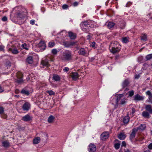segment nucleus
Returning <instances> with one entry per match:
<instances>
[{"label": "nucleus", "mask_w": 152, "mask_h": 152, "mask_svg": "<svg viewBox=\"0 0 152 152\" xmlns=\"http://www.w3.org/2000/svg\"><path fill=\"white\" fill-rule=\"evenodd\" d=\"M115 25V24L111 22H109L107 24V27L109 28H110L113 27Z\"/></svg>", "instance_id": "nucleus-30"}, {"label": "nucleus", "mask_w": 152, "mask_h": 152, "mask_svg": "<svg viewBox=\"0 0 152 152\" xmlns=\"http://www.w3.org/2000/svg\"><path fill=\"white\" fill-rule=\"evenodd\" d=\"M40 138L39 137H37L35 138L33 140V143L34 144H37L40 141Z\"/></svg>", "instance_id": "nucleus-27"}, {"label": "nucleus", "mask_w": 152, "mask_h": 152, "mask_svg": "<svg viewBox=\"0 0 152 152\" xmlns=\"http://www.w3.org/2000/svg\"><path fill=\"white\" fill-rule=\"evenodd\" d=\"M35 20H31L30 21V24L33 25L34 24L35 22Z\"/></svg>", "instance_id": "nucleus-49"}, {"label": "nucleus", "mask_w": 152, "mask_h": 152, "mask_svg": "<svg viewBox=\"0 0 152 152\" xmlns=\"http://www.w3.org/2000/svg\"><path fill=\"white\" fill-rule=\"evenodd\" d=\"M55 44L54 42H50L48 43V47L50 48H52L54 46Z\"/></svg>", "instance_id": "nucleus-38"}, {"label": "nucleus", "mask_w": 152, "mask_h": 152, "mask_svg": "<svg viewBox=\"0 0 152 152\" xmlns=\"http://www.w3.org/2000/svg\"><path fill=\"white\" fill-rule=\"evenodd\" d=\"M146 94L147 95H149V99L150 100H151V99L152 98V94H151L150 91H148L146 92Z\"/></svg>", "instance_id": "nucleus-36"}, {"label": "nucleus", "mask_w": 152, "mask_h": 152, "mask_svg": "<svg viewBox=\"0 0 152 152\" xmlns=\"http://www.w3.org/2000/svg\"><path fill=\"white\" fill-rule=\"evenodd\" d=\"M109 136V133L108 132H105L101 134L100 137L102 140H105Z\"/></svg>", "instance_id": "nucleus-5"}, {"label": "nucleus", "mask_w": 152, "mask_h": 152, "mask_svg": "<svg viewBox=\"0 0 152 152\" xmlns=\"http://www.w3.org/2000/svg\"><path fill=\"white\" fill-rule=\"evenodd\" d=\"M4 111V108L2 107H0V114H3Z\"/></svg>", "instance_id": "nucleus-47"}, {"label": "nucleus", "mask_w": 152, "mask_h": 152, "mask_svg": "<svg viewBox=\"0 0 152 152\" xmlns=\"http://www.w3.org/2000/svg\"><path fill=\"white\" fill-rule=\"evenodd\" d=\"M110 50V52L113 53V54H114V53H117L120 50H117H117L116 49V48H115V49H112V50Z\"/></svg>", "instance_id": "nucleus-35"}, {"label": "nucleus", "mask_w": 152, "mask_h": 152, "mask_svg": "<svg viewBox=\"0 0 152 152\" xmlns=\"http://www.w3.org/2000/svg\"><path fill=\"white\" fill-rule=\"evenodd\" d=\"M120 144L119 143H115L114 145V147L116 149H118L120 147Z\"/></svg>", "instance_id": "nucleus-40"}, {"label": "nucleus", "mask_w": 152, "mask_h": 152, "mask_svg": "<svg viewBox=\"0 0 152 152\" xmlns=\"http://www.w3.org/2000/svg\"><path fill=\"white\" fill-rule=\"evenodd\" d=\"M15 92L16 94H18L19 93V90L18 89H16L15 91Z\"/></svg>", "instance_id": "nucleus-60"}, {"label": "nucleus", "mask_w": 152, "mask_h": 152, "mask_svg": "<svg viewBox=\"0 0 152 152\" xmlns=\"http://www.w3.org/2000/svg\"><path fill=\"white\" fill-rule=\"evenodd\" d=\"M78 4V3L77 2H75L73 3V5L74 6H77Z\"/></svg>", "instance_id": "nucleus-54"}, {"label": "nucleus", "mask_w": 152, "mask_h": 152, "mask_svg": "<svg viewBox=\"0 0 152 152\" xmlns=\"http://www.w3.org/2000/svg\"><path fill=\"white\" fill-rule=\"evenodd\" d=\"M63 70L65 72H66V67H65L63 69Z\"/></svg>", "instance_id": "nucleus-61"}, {"label": "nucleus", "mask_w": 152, "mask_h": 152, "mask_svg": "<svg viewBox=\"0 0 152 152\" xmlns=\"http://www.w3.org/2000/svg\"><path fill=\"white\" fill-rule=\"evenodd\" d=\"M126 145V142L124 141H123L122 143V146H125Z\"/></svg>", "instance_id": "nucleus-56"}, {"label": "nucleus", "mask_w": 152, "mask_h": 152, "mask_svg": "<svg viewBox=\"0 0 152 152\" xmlns=\"http://www.w3.org/2000/svg\"><path fill=\"white\" fill-rule=\"evenodd\" d=\"M53 79L56 81H59L60 80V77L58 75H53Z\"/></svg>", "instance_id": "nucleus-19"}, {"label": "nucleus", "mask_w": 152, "mask_h": 152, "mask_svg": "<svg viewBox=\"0 0 152 152\" xmlns=\"http://www.w3.org/2000/svg\"><path fill=\"white\" fill-rule=\"evenodd\" d=\"M30 107V105L29 103L26 102L23 105L22 108L24 111H28L29 110Z\"/></svg>", "instance_id": "nucleus-6"}, {"label": "nucleus", "mask_w": 152, "mask_h": 152, "mask_svg": "<svg viewBox=\"0 0 152 152\" xmlns=\"http://www.w3.org/2000/svg\"><path fill=\"white\" fill-rule=\"evenodd\" d=\"M140 37L142 40L146 41L147 40V35L145 34H142V36Z\"/></svg>", "instance_id": "nucleus-32"}, {"label": "nucleus", "mask_w": 152, "mask_h": 152, "mask_svg": "<svg viewBox=\"0 0 152 152\" xmlns=\"http://www.w3.org/2000/svg\"><path fill=\"white\" fill-rule=\"evenodd\" d=\"M142 115L143 117L146 118H148L149 116L148 113L146 111H144L142 113Z\"/></svg>", "instance_id": "nucleus-31"}, {"label": "nucleus", "mask_w": 152, "mask_h": 152, "mask_svg": "<svg viewBox=\"0 0 152 152\" xmlns=\"http://www.w3.org/2000/svg\"><path fill=\"white\" fill-rule=\"evenodd\" d=\"M71 76L73 80H76L78 77V75L77 72H73L71 74Z\"/></svg>", "instance_id": "nucleus-13"}, {"label": "nucleus", "mask_w": 152, "mask_h": 152, "mask_svg": "<svg viewBox=\"0 0 152 152\" xmlns=\"http://www.w3.org/2000/svg\"><path fill=\"white\" fill-rule=\"evenodd\" d=\"M16 15L17 17L20 19H23L25 16V15L24 14L23 11L22 10L20 11L19 10L17 12Z\"/></svg>", "instance_id": "nucleus-4"}, {"label": "nucleus", "mask_w": 152, "mask_h": 152, "mask_svg": "<svg viewBox=\"0 0 152 152\" xmlns=\"http://www.w3.org/2000/svg\"><path fill=\"white\" fill-rule=\"evenodd\" d=\"M109 49L112 50V49H115L116 48L117 50H120V48L119 47V45L117 42H112L109 46Z\"/></svg>", "instance_id": "nucleus-2"}, {"label": "nucleus", "mask_w": 152, "mask_h": 152, "mask_svg": "<svg viewBox=\"0 0 152 152\" xmlns=\"http://www.w3.org/2000/svg\"><path fill=\"white\" fill-rule=\"evenodd\" d=\"M145 108L146 110L148 111L149 113H152V109L151 108V105H146Z\"/></svg>", "instance_id": "nucleus-24"}, {"label": "nucleus", "mask_w": 152, "mask_h": 152, "mask_svg": "<svg viewBox=\"0 0 152 152\" xmlns=\"http://www.w3.org/2000/svg\"><path fill=\"white\" fill-rule=\"evenodd\" d=\"M27 45L26 43H24L23 44L21 45V47L25 49L26 50H28V48L26 47Z\"/></svg>", "instance_id": "nucleus-44"}, {"label": "nucleus", "mask_w": 152, "mask_h": 152, "mask_svg": "<svg viewBox=\"0 0 152 152\" xmlns=\"http://www.w3.org/2000/svg\"><path fill=\"white\" fill-rule=\"evenodd\" d=\"M62 8L64 10H65L66 9V4H64L62 6Z\"/></svg>", "instance_id": "nucleus-53"}, {"label": "nucleus", "mask_w": 152, "mask_h": 152, "mask_svg": "<svg viewBox=\"0 0 152 152\" xmlns=\"http://www.w3.org/2000/svg\"><path fill=\"white\" fill-rule=\"evenodd\" d=\"M1 117L2 118L6 119L7 117V115L6 114L3 113L1 114Z\"/></svg>", "instance_id": "nucleus-46"}, {"label": "nucleus", "mask_w": 152, "mask_h": 152, "mask_svg": "<svg viewBox=\"0 0 152 152\" xmlns=\"http://www.w3.org/2000/svg\"><path fill=\"white\" fill-rule=\"evenodd\" d=\"M26 61L29 64H32L33 62L32 57L31 56L28 57L27 58Z\"/></svg>", "instance_id": "nucleus-28"}, {"label": "nucleus", "mask_w": 152, "mask_h": 152, "mask_svg": "<svg viewBox=\"0 0 152 152\" xmlns=\"http://www.w3.org/2000/svg\"><path fill=\"white\" fill-rule=\"evenodd\" d=\"M88 22L87 21H85L84 22H82L81 25V28L83 30V29H86L87 27H88Z\"/></svg>", "instance_id": "nucleus-15"}, {"label": "nucleus", "mask_w": 152, "mask_h": 152, "mask_svg": "<svg viewBox=\"0 0 152 152\" xmlns=\"http://www.w3.org/2000/svg\"><path fill=\"white\" fill-rule=\"evenodd\" d=\"M146 126L144 124H141L140 125V126L139 127L135 128V129H137V131L138 130H140V131H141L144 130Z\"/></svg>", "instance_id": "nucleus-17"}, {"label": "nucleus", "mask_w": 152, "mask_h": 152, "mask_svg": "<svg viewBox=\"0 0 152 152\" xmlns=\"http://www.w3.org/2000/svg\"><path fill=\"white\" fill-rule=\"evenodd\" d=\"M11 62L9 61H7L6 63V65L7 68L11 66Z\"/></svg>", "instance_id": "nucleus-42"}, {"label": "nucleus", "mask_w": 152, "mask_h": 152, "mask_svg": "<svg viewBox=\"0 0 152 152\" xmlns=\"http://www.w3.org/2000/svg\"><path fill=\"white\" fill-rule=\"evenodd\" d=\"M16 78H15L16 81L18 83H21L23 82L22 79V74L20 72H18L16 74Z\"/></svg>", "instance_id": "nucleus-3"}, {"label": "nucleus", "mask_w": 152, "mask_h": 152, "mask_svg": "<svg viewBox=\"0 0 152 152\" xmlns=\"http://www.w3.org/2000/svg\"><path fill=\"white\" fill-rule=\"evenodd\" d=\"M125 100L126 99L124 98L121 99V104H124L126 103Z\"/></svg>", "instance_id": "nucleus-48"}, {"label": "nucleus", "mask_w": 152, "mask_h": 152, "mask_svg": "<svg viewBox=\"0 0 152 152\" xmlns=\"http://www.w3.org/2000/svg\"><path fill=\"white\" fill-rule=\"evenodd\" d=\"M72 58L71 53L69 51H67V60H70Z\"/></svg>", "instance_id": "nucleus-33"}, {"label": "nucleus", "mask_w": 152, "mask_h": 152, "mask_svg": "<svg viewBox=\"0 0 152 152\" xmlns=\"http://www.w3.org/2000/svg\"><path fill=\"white\" fill-rule=\"evenodd\" d=\"M47 92L49 94L50 96L52 95H55V93L52 90L48 91H47Z\"/></svg>", "instance_id": "nucleus-37"}, {"label": "nucleus", "mask_w": 152, "mask_h": 152, "mask_svg": "<svg viewBox=\"0 0 152 152\" xmlns=\"http://www.w3.org/2000/svg\"><path fill=\"white\" fill-rule=\"evenodd\" d=\"M66 32L65 30H63L61 31L58 34V37H60L61 39V42L63 43V44L65 47H66V43L64 41V39L66 37Z\"/></svg>", "instance_id": "nucleus-1"}, {"label": "nucleus", "mask_w": 152, "mask_h": 152, "mask_svg": "<svg viewBox=\"0 0 152 152\" xmlns=\"http://www.w3.org/2000/svg\"><path fill=\"white\" fill-rule=\"evenodd\" d=\"M148 148L150 150L152 149V143H151L148 145Z\"/></svg>", "instance_id": "nucleus-51"}, {"label": "nucleus", "mask_w": 152, "mask_h": 152, "mask_svg": "<svg viewBox=\"0 0 152 152\" xmlns=\"http://www.w3.org/2000/svg\"><path fill=\"white\" fill-rule=\"evenodd\" d=\"M144 97L142 96H140L138 94L135 95L134 97V100L136 101L142 100Z\"/></svg>", "instance_id": "nucleus-12"}, {"label": "nucleus", "mask_w": 152, "mask_h": 152, "mask_svg": "<svg viewBox=\"0 0 152 152\" xmlns=\"http://www.w3.org/2000/svg\"><path fill=\"white\" fill-rule=\"evenodd\" d=\"M19 96L18 95H16L15 96V97L18 98L19 97Z\"/></svg>", "instance_id": "nucleus-63"}, {"label": "nucleus", "mask_w": 152, "mask_h": 152, "mask_svg": "<svg viewBox=\"0 0 152 152\" xmlns=\"http://www.w3.org/2000/svg\"><path fill=\"white\" fill-rule=\"evenodd\" d=\"M122 42L124 43H127L128 42V39L127 37H124L122 39Z\"/></svg>", "instance_id": "nucleus-41"}, {"label": "nucleus", "mask_w": 152, "mask_h": 152, "mask_svg": "<svg viewBox=\"0 0 152 152\" xmlns=\"http://www.w3.org/2000/svg\"><path fill=\"white\" fill-rule=\"evenodd\" d=\"M51 52L54 55L56 54L58 52L57 49H52Z\"/></svg>", "instance_id": "nucleus-43"}, {"label": "nucleus", "mask_w": 152, "mask_h": 152, "mask_svg": "<svg viewBox=\"0 0 152 152\" xmlns=\"http://www.w3.org/2000/svg\"><path fill=\"white\" fill-rule=\"evenodd\" d=\"M129 83V82L127 80H125L123 83V86L124 87L126 86Z\"/></svg>", "instance_id": "nucleus-34"}, {"label": "nucleus", "mask_w": 152, "mask_h": 152, "mask_svg": "<svg viewBox=\"0 0 152 152\" xmlns=\"http://www.w3.org/2000/svg\"><path fill=\"white\" fill-rule=\"evenodd\" d=\"M2 20L3 21H6L7 20V17L6 16H4L2 19Z\"/></svg>", "instance_id": "nucleus-52"}, {"label": "nucleus", "mask_w": 152, "mask_h": 152, "mask_svg": "<svg viewBox=\"0 0 152 152\" xmlns=\"http://www.w3.org/2000/svg\"><path fill=\"white\" fill-rule=\"evenodd\" d=\"M126 137L125 134L123 133H120L118 135V138L121 140L124 139Z\"/></svg>", "instance_id": "nucleus-21"}, {"label": "nucleus", "mask_w": 152, "mask_h": 152, "mask_svg": "<svg viewBox=\"0 0 152 152\" xmlns=\"http://www.w3.org/2000/svg\"><path fill=\"white\" fill-rule=\"evenodd\" d=\"M4 91L3 88L0 86V93L2 92H3Z\"/></svg>", "instance_id": "nucleus-57"}, {"label": "nucleus", "mask_w": 152, "mask_h": 152, "mask_svg": "<svg viewBox=\"0 0 152 152\" xmlns=\"http://www.w3.org/2000/svg\"><path fill=\"white\" fill-rule=\"evenodd\" d=\"M140 77V75H136L135 76V79H138Z\"/></svg>", "instance_id": "nucleus-58"}, {"label": "nucleus", "mask_w": 152, "mask_h": 152, "mask_svg": "<svg viewBox=\"0 0 152 152\" xmlns=\"http://www.w3.org/2000/svg\"><path fill=\"white\" fill-rule=\"evenodd\" d=\"M41 64L43 66L46 67H48L50 65L48 63V61L47 59L42 60L41 62Z\"/></svg>", "instance_id": "nucleus-10"}, {"label": "nucleus", "mask_w": 152, "mask_h": 152, "mask_svg": "<svg viewBox=\"0 0 152 152\" xmlns=\"http://www.w3.org/2000/svg\"><path fill=\"white\" fill-rule=\"evenodd\" d=\"M77 43L76 42H71L67 43V47H71L75 45Z\"/></svg>", "instance_id": "nucleus-20"}, {"label": "nucleus", "mask_w": 152, "mask_h": 152, "mask_svg": "<svg viewBox=\"0 0 152 152\" xmlns=\"http://www.w3.org/2000/svg\"><path fill=\"white\" fill-rule=\"evenodd\" d=\"M129 117L128 116H126L124 118L123 122L124 124H127L129 122Z\"/></svg>", "instance_id": "nucleus-26"}, {"label": "nucleus", "mask_w": 152, "mask_h": 152, "mask_svg": "<svg viewBox=\"0 0 152 152\" xmlns=\"http://www.w3.org/2000/svg\"><path fill=\"white\" fill-rule=\"evenodd\" d=\"M79 54L82 55H85L86 56H88V54L86 53V52L83 48H81L80 49L78 52Z\"/></svg>", "instance_id": "nucleus-14"}, {"label": "nucleus", "mask_w": 152, "mask_h": 152, "mask_svg": "<svg viewBox=\"0 0 152 152\" xmlns=\"http://www.w3.org/2000/svg\"><path fill=\"white\" fill-rule=\"evenodd\" d=\"M144 152H150V151L149 150H147Z\"/></svg>", "instance_id": "nucleus-62"}, {"label": "nucleus", "mask_w": 152, "mask_h": 152, "mask_svg": "<svg viewBox=\"0 0 152 152\" xmlns=\"http://www.w3.org/2000/svg\"><path fill=\"white\" fill-rule=\"evenodd\" d=\"M96 150V148L94 144H91L89 146L88 151L89 152H95Z\"/></svg>", "instance_id": "nucleus-8"}, {"label": "nucleus", "mask_w": 152, "mask_h": 152, "mask_svg": "<svg viewBox=\"0 0 152 152\" xmlns=\"http://www.w3.org/2000/svg\"><path fill=\"white\" fill-rule=\"evenodd\" d=\"M55 119V117L52 115H50L48 119V121L49 123H52Z\"/></svg>", "instance_id": "nucleus-23"}, {"label": "nucleus", "mask_w": 152, "mask_h": 152, "mask_svg": "<svg viewBox=\"0 0 152 152\" xmlns=\"http://www.w3.org/2000/svg\"><path fill=\"white\" fill-rule=\"evenodd\" d=\"M21 93L22 94H24L27 95H28L29 94V91L24 89L22 90L21 91Z\"/></svg>", "instance_id": "nucleus-29"}, {"label": "nucleus", "mask_w": 152, "mask_h": 152, "mask_svg": "<svg viewBox=\"0 0 152 152\" xmlns=\"http://www.w3.org/2000/svg\"><path fill=\"white\" fill-rule=\"evenodd\" d=\"M32 117L28 114L23 116L22 118V120L25 122L29 121L31 120Z\"/></svg>", "instance_id": "nucleus-7"}, {"label": "nucleus", "mask_w": 152, "mask_h": 152, "mask_svg": "<svg viewBox=\"0 0 152 152\" xmlns=\"http://www.w3.org/2000/svg\"><path fill=\"white\" fill-rule=\"evenodd\" d=\"M95 42H92V44L91 45V46L93 47L94 48L95 46Z\"/></svg>", "instance_id": "nucleus-55"}, {"label": "nucleus", "mask_w": 152, "mask_h": 152, "mask_svg": "<svg viewBox=\"0 0 152 152\" xmlns=\"http://www.w3.org/2000/svg\"><path fill=\"white\" fill-rule=\"evenodd\" d=\"M145 58L147 60H149L152 59V54H150L146 56L145 57Z\"/></svg>", "instance_id": "nucleus-39"}, {"label": "nucleus", "mask_w": 152, "mask_h": 152, "mask_svg": "<svg viewBox=\"0 0 152 152\" xmlns=\"http://www.w3.org/2000/svg\"><path fill=\"white\" fill-rule=\"evenodd\" d=\"M68 36L70 38L72 39H75L76 37V35L75 33H73L71 31H69L68 32Z\"/></svg>", "instance_id": "nucleus-11"}, {"label": "nucleus", "mask_w": 152, "mask_h": 152, "mask_svg": "<svg viewBox=\"0 0 152 152\" xmlns=\"http://www.w3.org/2000/svg\"><path fill=\"white\" fill-rule=\"evenodd\" d=\"M135 112V110L134 108H132V113L133 114Z\"/></svg>", "instance_id": "nucleus-59"}, {"label": "nucleus", "mask_w": 152, "mask_h": 152, "mask_svg": "<svg viewBox=\"0 0 152 152\" xmlns=\"http://www.w3.org/2000/svg\"><path fill=\"white\" fill-rule=\"evenodd\" d=\"M9 50L13 54H17L19 53V51L16 48L12 49L10 48L9 49Z\"/></svg>", "instance_id": "nucleus-18"}, {"label": "nucleus", "mask_w": 152, "mask_h": 152, "mask_svg": "<svg viewBox=\"0 0 152 152\" xmlns=\"http://www.w3.org/2000/svg\"><path fill=\"white\" fill-rule=\"evenodd\" d=\"M137 129H132V131L131 134H130V139L131 141L135 137L136 133L137 132Z\"/></svg>", "instance_id": "nucleus-9"}, {"label": "nucleus", "mask_w": 152, "mask_h": 152, "mask_svg": "<svg viewBox=\"0 0 152 152\" xmlns=\"http://www.w3.org/2000/svg\"><path fill=\"white\" fill-rule=\"evenodd\" d=\"M45 44L44 42L41 41L38 44V46L39 47H42V48H43L44 50L45 49Z\"/></svg>", "instance_id": "nucleus-22"}, {"label": "nucleus", "mask_w": 152, "mask_h": 152, "mask_svg": "<svg viewBox=\"0 0 152 152\" xmlns=\"http://www.w3.org/2000/svg\"><path fill=\"white\" fill-rule=\"evenodd\" d=\"M128 93L129 94V95L130 97L132 96L134 94V91L133 90L130 91H129Z\"/></svg>", "instance_id": "nucleus-45"}, {"label": "nucleus", "mask_w": 152, "mask_h": 152, "mask_svg": "<svg viewBox=\"0 0 152 152\" xmlns=\"http://www.w3.org/2000/svg\"><path fill=\"white\" fill-rule=\"evenodd\" d=\"M125 152H131L129 150H126V151H125Z\"/></svg>", "instance_id": "nucleus-64"}, {"label": "nucleus", "mask_w": 152, "mask_h": 152, "mask_svg": "<svg viewBox=\"0 0 152 152\" xmlns=\"http://www.w3.org/2000/svg\"><path fill=\"white\" fill-rule=\"evenodd\" d=\"M2 146L5 148L8 147L10 145V143L7 140H5L2 142Z\"/></svg>", "instance_id": "nucleus-16"}, {"label": "nucleus", "mask_w": 152, "mask_h": 152, "mask_svg": "<svg viewBox=\"0 0 152 152\" xmlns=\"http://www.w3.org/2000/svg\"><path fill=\"white\" fill-rule=\"evenodd\" d=\"M4 46L3 45H0V51H4Z\"/></svg>", "instance_id": "nucleus-50"}, {"label": "nucleus", "mask_w": 152, "mask_h": 152, "mask_svg": "<svg viewBox=\"0 0 152 152\" xmlns=\"http://www.w3.org/2000/svg\"><path fill=\"white\" fill-rule=\"evenodd\" d=\"M116 96L117 97V99L116 100V104H117L118 101L120 100V99L123 96V94L116 95Z\"/></svg>", "instance_id": "nucleus-25"}]
</instances>
